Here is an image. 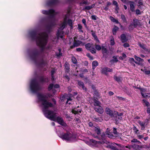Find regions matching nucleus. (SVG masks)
I'll return each mask as SVG.
<instances>
[{"label":"nucleus","instance_id":"nucleus-1","mask_svg":"<svg viewBox=\"0 0 150 150\" xmlns=\"http://www.w3.org/2000/svg\"><path fill=\"white\" fill-rule=\"evenodd\" d=\"M38 102L41 104V106L45 116L49 119L57 122L59 124L64 126H66V124L64 122L63 119L59 117H57L54 112H51L47 110V108L52 106V104L48 102L47 98L45 95L39 94L38 96Z\"/></svg>","mask_w":150,"mask_h":150},{"label":"nucleus","instance_id":"nucleus-2","mask_svg":"<svg viewBox=\"0 0 150 150\" xmlns=\"http://www.w3.org/2000/svg\"><path fill=\"white\" fill-rule=\"evenodd\" d=\"M47 35L45 33H43L39 35L37 40V44L40 47L43 48L47 43Z\"/></svg>","mask_w":150,"mask_h":150},{"label":"nucleus","instance_id":"nucleus-3","mask_svg":"<svg viewBox=\"0 0 150 150\" xmlns=\"http://www.w3.org/2000/svg\"><path fill=\"white\" fill-rule=\"evenodd\" d=\"M57 132L59 137L68 142L73 141L76 138L74 135L70 132H67L66 134L61 133L59 131H58Z\"/></svg>","mask_w":150,"mask_h":150},{"label":"nucleus","instance_id":"nucleus-4","mask_svg":"<svg viewBox=\"0 0 150 150\" xmlns=\"http://www.w3.org/2000/svg\"><path fill=\"white\" fill-rule=\"evenodd\" d=\"M89 101L91 103H92L93 102L94 103L93 104L95 106V110L96 111L100 114L103 113V109L102 107L100 105L101 103L100 102L95 98L91 99Z\"/></svg>","mask_w":150,"mask_h":150},{"label":"nucleus","instance_id":"nucleus-5","mask_svg":"<svg viewBox=\"0 0 150 150\" xmlns=\"http://www.w3.org/2000/svg\"><path fill=\"white\" fill-rule=\"evenodd\" d=\"M30 89L31 91L34 92L38 89V86L35 80H32L30 83Z\"/></svg>","mask_w":150,"mask_h":150},{"label":"nucleus","instance_id":"nucleus-6","mask_svg":"<svg viewBox=\"0 0 150 150\" xmlns=\"http://www.w3.org/2000/svg\"><path fill=\"white\" fill-rule=\"evenodd\" d=\"M99 143L100 142H97L92 139H89V141L86 142V144L90 146H95L96 144Z\"/></svg>","mask_w":150,"mask_h":150},{"label":"nucleus","instance_id":"nucleus-7","mask_svg":"<svg viewBox=\"0 0 150 150\" xmlns=\"http://www.w3.org/2000/svg\"><path fill=\"white\" fill-rule=\"evenodd\" d=\"M42 12L43 14L47 15H54L55 14L54 11L53 10H50L49 11H46L43 10L42 11Z\"/></svg>","mask_w":150,"mask_h":150},{"label":"nucleus","instance_id":"nucleus-8","mask_svg":"<svg viewBox=\"0 0 150 150\" xmlns=\"http://www.w3.org/2000/svg\"><path fill=\"white\" fill-rule=\"evenodd\" d=\"M84 45V43H83L81 41L78 40L75 42L74 43V45L73 46L71 47V48H73L75 47H77L80 45Z\"/></svg>","mask_w":150,"mask_h":150},{"label":"nucleus","instance_id":"nucleus-9","mask_svg":"<svg viewBox=\"0 0 150 150\" xmlns=\"http://www.w3.org/2000/svg\"><path fill=\"white\" fill-rule=\"evenodd\" d=\"M141 94L143 97L146 98L147 97V93H146V90L144 89H140Z\"/></svg>","mask_w":150,"mask_h":150},{"label":"nucleus","instance_id":"nucleus-10","mask_svg":"<svg viewBox=\"0 0 150 150\" xmlns=\"http://www.w3.org/2000/svg\"><path fill=\"white\" fill-rule=\"evenodd\" d=\"M105 112L107 114L109 115L110 116H112L114 113L113 111L111 110L110 108H106Z\"/></svg>","mask_w":150,"mask_h":150},{"label":"nucleus","instance_id":"nucleus-11","mask_svg":"<svg viewBox=\"0 0 150 150\" xmlns=\"http://www.w3.org/2000/svg\"><path fill=\"white\" fill-rule=\"evenodd\" d=\"M93 129L98 135L100 134V130L98 127H93Z\"/></svg>","mask_w":150,"mask_h":150},{"label":"nucleus","instance_id":"nucleus-12","mask_svg":"<svg viewBox=\"0 0 150 150\" xmlns=\"http://www.w3.org/2000/svg\"><path fill=\"white\" fill-rule=\"evenodd\" d=\"M141 70L144 72L145 74L150 76V70H147L145 67L141 69Z\"/></svg>","mask_w":150,"mask_h":150},{"label":"nucleus","instance_id":"nucleus-13","mask_svg":"<svg viewBox=\"0 0 150 150\" xmlns=\"http://www.w3.org/2000/svg\"><path fill=\"white\" fill-rule=\"evenodd\" d=\"M112 71L111 69L108 68H105L103 69L102 70V72L105 74H106L107 72H110Z\"/></svg>","mask_w":150,"mask_h":150},{"label":"nucleus","instance_id":"nucleus-14","mask_svg":"<svg viewBox=\"0 0 150 150\" xmlns=\"http://www.w3.org/2000/svg\"><path fill=\"white\" fill-rule=\"evenodd\" d=\"M134 2H131L130 3V9L133 12L134 11Z\"/></svg>","mask_w":150,"mask_h":150},{"label":"nucleus","instance_id":"nucleus-15","mask_svg":"<svg viewBox=\"0 0 150 150\" xmlns=\"http://www.w3.org/2000/svg\"><path fill=\"white\" fill-rule=\"evenodd\" d=\"M66 19H64V21L63 22V23L61 24V25L60 26V27L59 28L60 29L62 30L65 27L66 25Z\"/></svg>","mask_w":150,"mask_h":150},{"label":"nucleus","instance_id":"nucleus-16","mask_svg":"<svg viewBox=\"0 0 150 150\" xmlns=\"http://www.w3.org/2000/svg\"><path fill=\"white\" fill-rule=\"evenodd\" d=\"M93 45V44L91 43H88L86 44L85 45L86 49L88 50H89L90 49V48L92 47Z\"/></svg>","mask_w":150,"mask_h":150},{"label":"nucleus","instance_id":"nucleus-17","mask_svg":"<svg viewBox=\"0 0 150 150\" xmlns=\"http://www.w3.org/2000/svg\"><path fill=\"white\" fill-rule=\"evenodd\" d=\"M117 144L115 143H111L109 145L110 147L113 150H118L115 146V145Z\"/></svg>","mask_w":150,"mask_h":150},{"label":"nucleus","instance_id":"nucleus-18","mask_svg":"<svg viewBox=\"0 0 150 150\" xmlns=\"http://www.w3.org/2000/svg\"><path fill=\"white\" fill-rule=\"evenodd\" d=\"M98 62L96 61H95L93 62L92 63L93 69H94L96 67L98 66Z\"/></svg>","mask_w":150,"mask_h":150},{"label":"nucleus","instance_id":"nucleus-19","mask_svg":"<svg viewBox=\"0 0 150 150\" xmlns=\"http://www.w3.org/2000/svg\"><path fill=\"white\" fill-rule=\"evenodd\" d=\"M78 84L79 86L81 87L83 89L86 90V88L85 87L84 84L83 82H81L80 81H79L78 82Z\"/></svg>","mask_w":150,"mask_h":150},{"label":"nucleus","instance_id":"nucleus-20","mask_svg":"<svg viewBox=\"0 0 150 150\" xmlns=\"http://www.w3.org/2000/svg\"><path fill=\"white\" fill-rule=\"evenodd\" d=\"M119 28L117 26H115L112 30V32L113 35H115L117 32Z\"/></svg>","mask_w":150,"mask_h":150},{"label":"nucleus","instance_id":"nucleus-21","mask_svg":"<svg viewBox=\"0 0 150 150\" xmlns=\"http://www.w3.org/2000/svg\"><path fill=\"white\" fill-rule=\"evenodd\" d=\"M89 51L92 53L95 54L96 53V50L95 48L94 45H93L91 47V49H90Z\"/></svg>","mask_w":150,"mask_h":150},{"label":"nucleus","instance_id":"nucleus-22","mask_svg":"<svg viewBox=\"0 0 150 150\" xmlns=\"http://www.w3.org/2000/svg\"><path fill=\"white\" fill-rule=\"evenodd\" d=\"M121 40L123 42L126 41V36L125 34H123L121 35Z\"/></svg>","mask_w":150,"mask_h":150},{"label":"nucleus","instance_id":"nucleus-23","mask_svg":"<svg viewBox=\"0 0 150 150\" xmlns=\"http://www.w3.org/2000/svg\"><path fill=\"white\" fill-rule=\"evenodd\" d=\"M134 57L135 59L138 62H142L144 61V59H141L136 55H134Z\"/></svg>","mask_w":150,"mask_h":150},{"label":"nucleus","instance_id":"nucleus-24","mask_svg":"<svg viewBox=\"0 0 150 150\" xmlns=\"http://www.w3.org/2000/svg\"><path fill=\"white\" fill-rule=\"evenodd\" d=\"M129 60L130 61V62L131 63H133L134 62H135L137 64H138V65H140V64L139 63L137 62L136 61H135L134 60V59L133 58H130L129 59Z\"/></svg>","mask_w":150,"mask_h":150},{"label":"nucleus","instance_id":"nucleus-25","mask_svg":"<svg viewBox=\"0 0 150 150\" xmlns=\"http://www.w3.org/2000/svg\"><path fill=\"white\" fill-rule=\"evenodd\" d=\"M81 112V110H76V109H73L71 110V112L74 114H77L78 112Z\"/></svg>","mask_w":150,"mask_h":150},{"label":"nucleus","instance_id":"nucleus-26","mask_svg":"<svg viewBox=\"0 0 150 150\" xmlns=\"http://www.w3.org/2000/svg\"><path fill=\"white\" fill-rule=\"evenodd\" d=\"M142 4H143V3L141 0H139L138 1V6H139V8L140 9L141 8V6H142Z\"/></svg>","mask_w":150,"mask_h":150},{"label":"nucleus","instance_id":"nucleus-27","mask_svg":"<svg viewBox=\"0 0 150 150\" xmlns=\"http://www.w3.org/2000/svg\"><path fill=\"white\" fill-rule=\"evenodd\" d=\"M94 120L96 122H98L102 121L103 120L101 118H95Z\"/></svg>","mask_w":150,"mask_h":150},{"label":"nucleus","instance_id":"nucleus-28","mask_svg":"<svg viewBox=\"0 0 150 150\" xmlns=\"http://www.w3.org/2000/svg\"><path fill=\"white\" fill-rule=\"evenodd\" d=\"M138 146V145H133L131 146H126L127 148H129V149H130L131 148H135L137 147Z\"/></svg>","mask_w":150,"mask_h":150},{"label":"nucleus","instance_id":"nucleus-29","mask_svg":"<svg viewBox=\"0 0 150 150\" xmlns=\"http://www.w3.org/2000/svg\"><path fill=\"white\" fill-rule=\"evenodd\" d=\"M142 101L146 105L147 107H149V103L147 102L146 100L143 99L142 100Z\"/></svg>","mask_w":150,"mask_h":150},{"label":"nucleus","instance_id":"nucleus-30","mask_svg":"<svg viewBox=\"0 0 150 150\" xmlns=\"http://www.w3.org/2000/svg\"><path fill=\"white\" fill-rule=\"evenodd\" d=\"M71 60L72 62L74 64H76L77 63V60L74 57H73L72 58Z\"/></svg>","mask_w":150,"mask_h":150},{"label":"nucleus","instance_id":"nucleus-31","mask_svg":"<svg viewBox=\"0 0 150 150\" xmlns=\"http://www.w3.org/2000/svg\"><path fill=\"white\" fill-rule=\"evenodd\" d=\"M139 45L142 48L144 49H146V47L145 45L143 44H141L140 43H139Z\"/></svg>","mask_w":150,"mask_h":150},{"label":"nucleus","instance_id":"nucleus-32","mask_svg":"<svg viewBox=\"0 0 150 150\" xmlns=\"http://www.w3.org/2000/svg\"><path fill=\"white\" fill-rule=\"evenodd\" d=\"M96 48L98 50H100L101 49V46L98 45H96Z\"/></svg>","mask_w":150,"mask_h":150},{"label":"nucleus","instance_id":"nucleus-33","mask_svg":"<svg viewBox=\"0 0 150 150\" xmlns=\"http://www.w3.org/2000/svg\"><path fill=\"white\" fill-rule=\"evenodd\" d=\"M102 50L103 51V52L104 53H105L107 52V50L104 47H103L102 48Z\"/></svg>","mask_w":150,"mask_h":150},{"label":"nucleus","instance_id":"nucleus-34","mask_svg":"<svg viewBox=\"0 0 150 150\" xmlns=\"http://www.w3.org/2000/svg\"><path fill=\"white\" fill-rule=\"evenodd\" d=\"M94 6V5L93 6L92 5V6H86L85 7V8L87 9H88V10L90 9L91 8H93Z\"/></svg>","mask_w":150,"mask_h":150},{"label":"nucleus","instance_id":"nucleus-35","mask_svg":"<svg viewBox=\"0 0 150 150\" xmlns=\"http://www.w3.org/2000/svg\"><path fill=\"white\" fill-rule=\"evenodd\" d=\"M110 45H113L115 44V42L113 38L111 39L110 41Z\"/></svg>","mask_w":150,"mask_h":150},{"label":"nucleus","instance_id":"nucleus-36","mask_svg":"<svg viewBox=\"0 0 150 150\" xmlns=\"http://www.w3.org/2000/svg\"><path fill=\"white\" fill-rule=\"evenodd\" d=\"M68 23L69 25V26L71 27L72 23V21L71 20H69L68 21Z\"/></svg>","mask_w":150,"mask_h":150},{"label":"nucleus","instance_id":"nucleus-37","mask_svg":"<svg viewBox=\"0 0 150 150\" xmlns=\"http://www.w3.org/2000/svg\"><path fill=\"white\" fill-rule=\"evenodd\" d=\"M53 88V85L52 84H50L48 88L49 90H51Z\"/></svg>","mask_w":150,"mask_h":150},{"label":"nucleus","instance_id":"nucleus-38","mask_svg":"<svg viewBox=\"0 0 150 150\" xmlns=\"http://www.w3.org/2000/svg\"><path fill=\"white\" fill-rule=\"evenodd\" d=\"M72 99L70 98H67V103H68L69 104H71V103L70 102H69V101H71L72 100Z\"/></svg>","mask_w":150,"mask_h":150},{"label":"nucleus","instance_id":"nucleus-39","mask_svg":"<svg viewBox=\"0 0 150 150\" xmlns=\"http://www.w3.org/2000/svg\"><path fill=\"white\" fill-rule=\"evenodd\" d=\"M136 14L137 15H139L141 14L140 11L139 9H137L136 11Z\"/></svg>","mask_w":150,"mask_h":150},{"label":"nucleus","instance_id":"nucleus-40","mask_svg":"<svg viewBox=\"0 0 150 150\" xmlns=\"http://www.w3.org/2000/svg\"><path fill=\"white\" fill-rule=\"evenodd\" d=\"M131 142H139V141H138L137 140V139H133V140H132L131 141Z\"/></svg>","mask_w":150,"mask_h":150},{"label":"nucleus","instance_id":"nucleus-41","mask_svg":"<svg viewBox=\"0 0 150 150\" xmlns=\"http://www.w3.org/2000/svg\"><path fill=\"white\" fill-rule=\"evenodd\" d=\"M57 35L58 37V38H62V35H60V34L59 33V31H58V32L57 34Z\"/></svg>","mask_w":150,"mask_h":150},{"label":"nucleus","instance_id":"nucleus-42","mask_svg":"<svg viewBox=\"0 0 150 150\" xmlns=\"http://www.w3.org/2000/svg\"><path fill=\"white\" fill-rule=\"evenodd\" d=\"M117 98L120 100H124V98H122V97H119V96H116Z\"/></svg>","mask_w":150,"mask_h":150},{"label":"nucleus","instance_id":"nucleus-43","mask_svg":"<svg viewBox=\"0 0 150 150\" xmlns=\"http://www.w3.org/2000/svg\"><path fill=\"white\" fill-rule=\"evenodd\" d=\"M82 27L81 25L80 24H79L78 25V28L79 30L80 31H81V29H82Z\"/></svg>","mask_w":150,"mask_h":150},{"label":"nucleus","instance_id":"nucleus-44","mask_svg":"<svg viewBox=\"0 0 150 150\" xmlns=\"http://www.w3.org/2000/svg\"><path fill=\"white\" fill-rule=\"evenodd\" d=\"M113 5H115V6H118L117 3V2L116 1H113Z\"/></svg>","mask_w":150,"mask_h":150},{"label":"nucleus","instance_id":"nucleus-45","mask_svg":"<svg viewBox=\"0 0 150 150\" xmlns=\"http://www.w3.org/2000/svg\"><path fill=\"white\" fill-rule=\"evenodd\" d=\"M138 123L141 127H143L144 126V123L140 121H139Z\"/></svg>","mask_w":150,"mask_h":150},{"label":"nucleus","instance_id":"nucleus-46","mask_svg":"<svg viewBox=\"0 0 150 150\" xmlns=\"http://www.w3.org/2000/svg\"><path fill=\"white\" fill-rule=\"evenodd\" d=\"M65 66L66 67V68L67 69H68L69 68V64H68V63H66L65 64Z\"/></svg>","mask_w":150,"mask_h":150},{"label":"nucleus","instance_id":"nucleus-47","mask_svg":"<svg viewBox=\"0 0 150 150\" xmlns=\"http://www.w3.org/2000/svg\"><path fill=\"white\" fill-rule=\"evenodd\" d=\"M125 47H128L129 46V45L127 43H126L123 45Z\"/></svg>","mask_w":150,"mask_h":150},{"label":"nucleus","instance_id":"nucleus-48","mask_svg":"<svg viewBox=\"0 0 150 150\" xmlns=\"http://www.w3.org/2000/svg\"><path fill=\"white\" fill-rule=\"evenodd\" d=\"M113 133L115 134H117L116 129L115 128H113Z\"/></svg>","mask_w":150,"mask_h":150},{"label":"nucleus","instance_id":"nucleus-49","mask_svg":"<svg viewBox=\"0 0 150 150\" xmlns=\"http://www.w3.org/2000/svg\"><path fill=\"white\" fill-rule=\"evenodd\" d=\"M134 130L135 132L136 133H137L139 131L137 128L135 127H134Z\"/></svg>","mask_w":150,"mask_h":150},{"label":"nucleus","instance_id":"nucleus-50","mask_svg":"<svg viewBox=\"0 0 150 150\" xmlns=\"http://www.w3.org/2000/svg\"><path fill=\"white\" fill-rule=\"evenodd\" d=\"M87 56L91 59L93 60V57L91 56L89 54H87Z\"/></svg>","mask_w":150,"mask_h":150},{"label":"nucleus","instance_id":"nucleus-51","mask_svg":"<svg viewBox=\"0 0 150 150\" xmlns=\"http://www.w3.org/2000/svg\"><path fill=\"white\" fill-rule=\"evenodd\" d=\"M91 18L94 20H96V16L94 15H93L91 16Z\"/></svg>","mask_w":150,"mask_h":150},{"label":"nucleus","instance_id":"nucleus-52","mask_svg":"<svg viewBox=\"0 0 150 150\" xmlns=\"http://www.w3.org/2000/svg\"><path fill=\"white\" fill-rule=\"evenodd\" d=\"M76 50L77 51L80 52L82 50V49L80 48H76Z\"/></svg>","mask_w":150,"mask_h":150},{"label":"nucleus","instance_id":"nucleus-53","mask_svg":"<svg viewBox=\"0 0 150 150\" xmlns=\"http://www.w3.org/2000/svg\"><path fill=\"white\" fill-rule=\"evenodd\" d=\"M59 85L58 84H56L54 86H53V87H54L55 88H58L59 87Z\"/></svg>","mask_w":150,"mask_h":150},{"label":"nucleus","instance_id":"nucleus-54","mask_svg":"<svg viewBox=\"0 0 150 150\" xmlns=\"http://www.w3.org/2000/svg\"><path fill=\"white\" fill-rule=\"evenodd\" d=\"M109 18L110 19V20L112 22H113V21L115 19L113 17L111 16Z\"/></svg>","mask_w":150,"mask_h":150},{"label":"nucleus","instance_id":"nucleus-55","mask_svg":"<svg viewBox=\"0 0 150 150\" xmlns=\"http://www.w3.org/2000/svg\"><path fill=\"white\" fill-rule=\"evenodd\" d=\"M109 94L110 96H111L114 94V93L112 91H110L109 92Z\"/></svg>","mask_w":150,"mask_h":150},{"label":"nucleus","instance_id":"nucleus-56","mask_svg":"<svg viewBox=\"0 0 150 150\" xmlns=\"http://www.w3.org/2000/svg\"><path fill=\"white\" fill-rule=\"evenodd\" d=\"M82 22L85 25H86V21L85 19H83L82 20Z\"/></svg>","mask_w":150,"mask_h":150},{"label":"nucleus","instance_id":"nucleus-57","mask_svg":"<svg viewBox=\"0 0 150 150\" xmlns=\"http://www.w3.org/2000/svg\"><path fill=\"white\" fill-rule=\"evenodd\" d=\"M137 137L139 139H141L143 138V136L142 135H138Z\"/></svg>","mask_w":150,"mask_h":150},{"label":"nucleus","instance_id":"nucleus-58","mask_svg":"<svg viewBox=\"0 0 150 150\" xmlns=\"http://www.w3.org/2000/svg\"><path fill=\"white\" fill-rule=\"evenodd\" d=\"M118 10H119V8H118V6H116V7L115 8V10L116 11L117 13H118Z\"/></svg>","mask_w":150,"mask_h":150},{"label":"nucleus","instance_id":"nucleus-59","mask_svg":"<svg viewBox=\"0 0 150 150\" xmlns=\"http://www.w3.org/2000/svg\"><path fill=\"white\" fill-rule=\"evenodd\" d=\"M114 78L117 81H120L119 79L117 77H115Z\"/></svg>","mask_w":150,"mask_h":150},{"label":"nucleus","instance_id":"nucleus-60","mask_svg":"<svg viewBox=\"0 0 150 150\" xmlns=\"http://www.w3.org/2000/svg\"><path fill=\"white\" fill-rule=\"evenodd\" d=\"M147 112L148 113H150V108H147Z\"/></svg>","mask_w":150,"mask_h":150},{"label":"nucleus","instance_id":"nucleus-61","mask_svg":"<svg viewBox=\"0 0 150 150\" xmlns=\"http://www.w3.org/2000/svg\"><path fill=\"white\" fill-rule=\"evenodd\" d=\"M88 125H89L90 127L92 126L93 125V124L91 122H90L89 123Z\"/></svg>","mask_w":150,"mask_h":150},{"label":"nucleus","instance_id":"nucleus-62","mask_svg":"<svg viewBox=\"0 0 150 150\" xmlns=\"http://www.w3.org/2000/svg\"><path fill=\"white\" fill-rule=\"evenodd\" d=\"M113 22H115L116 23H119L118 21L117 20H116L115 19L114 21H113Z\"/></svg>","mask_w":150,"mask_h":150},{"label":"nucleus","instance_id":"nucleus-63","mask_svg":"<svg viewBox=\"0 0 150 150\" xmlns=\"http://www.w3.org/2000/svg\"><path fill=\"white\" fill-rule=\"evenodd\" d=\"M62 53H59V54H57V55L58 57H60L61 56H62Z\"/></svg>","mask_w":150,"mask_h":150},{"label":"nucleus","instance_id":"nucleus-64","mask_svg":"<svg viewBox=\"0 0 150 150\" xmlns=\"http://www.w3.org/2000/svg\"><path fill=\"white\" fill-rule=\"evenodd\" d=\"M111 4V3L110 2H108L107 4V6H108Z\"/></svg>","mask_w":150,"mask_h":150}]
</instances>
